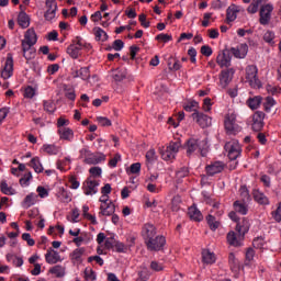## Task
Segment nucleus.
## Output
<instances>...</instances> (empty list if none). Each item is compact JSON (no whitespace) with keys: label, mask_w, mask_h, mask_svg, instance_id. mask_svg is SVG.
I'll return each instance as SVG.
<instances>
[{"label":"nucleus","mask_w":281,"mask_h":281,"mask_svg":"<svg viewBox=\"0 0 281 281\" xmlns=\"http://www.w3.org/2000/svg\"><path fill=\"white\" fill-rule=\"evenodd\" d=\"M14 74V57H12V53L7 54V59L3 69L1 70V78L8 80L12 78Z\"/></svg>","instance_id":"nucleus-9"},{"label":"nucleus","mask_w":281,"mask_h":281,"mask_svg":"<svg viewBox=\"0 0 281 281\" xmlns=\"http://www.w3.org/2000/svg\"><path fill=\"white\" fill-rule=\"evenodd\" d=\"M252 196L256 203H259V205H269V198H267L262 191L255 189L252 191Z\"/></svg>","instance_id":"nucleus-23"},{"label":"nucleus","mask_w":281,"mask_h":281,"mask_svg":"<svg viewBox=\"0 0 281 281\" xmlns=\"http://www.w3.org/2000/svg\"><path fill=\"white\" fill-rule=\"evenodd\" d=\"M202 260L205 265H214L216 262V256L210 250H203Z\"/></svg>","instance_id":"nucleus-33"},{"label":"nucleus","mask_w":281,"mask_h":281,"mask_svg":"<svg viewBox=\"0 0 281 281\" xmlns=\"http://www.w3.org/2000/svg\"><path fill=\"white\" fill-rule=\"evenodd\" d=\"M217 64L220 67H231L232 65V53L231 50H223L221 55L217 56Z\"/></svg>","instance_id":"nucleus-16"},{"label":"nucleus","mask_w":281,"mask_h":281,"mask_svg":"<svg viewBox=\"0 0 281 281\" xmlns=\"http://www.w3.org/2000/svg\"><path fill=\"white\" fill-rule=\"evenodd\" d=\"M87 252L86 247H80L76 248L71 254H70V260L75 262V265H82V257Z\"/></svg>","instance_id":"nucleus-18"},{"label":"nucleus","mask_w":281,"mask_h":281,"mask_svg":"<svg viewBox=\"0 0 281 281\" xmlns=\"http://www.w3.org/2000/svg\"><path fill=\"white\" fill-rule=\"evenodd\" d=\"M234 210H235V212H238V214H241L243 216H245L247 214V212L249 211L247 209V205L245 203H241L240 201L234 202Z\"/></svg>","instance_id":"nucleus-39"},{"label":"nucleus","mask_w":281,"mask_h":281,"mask_svg":"<svg viewBox=\"0 0 281 281\" xmlns=\"http://www.w3.org/2000/svg\"><path fill=\"white\" fill-rule=\"evenodd\" d=\"M196 109H199V102H196V101H191L187 105H184V111H189V112L195 111L196 112Z\"/></svg>","instance_id":"nucleus-62"},{"label":"nucleus","mask_w":281,"mask_h":281,"mask_svg":"<svg viewBox=\"0 0 281 281\" xmlns=\"http://www.w3.org/2000/svg\"><path fill=\"white\" fill-rule=\"evenodd\" d=\"M78 71H79V78H81V80H89V78H91V74L89 72V67H81Z\"/></svg>","instance_id":"nucleus-49"},{"label":"nucleus","mask_w":281,"mask_h":281,"mask_svg":"<svg viewBox=\"0 0 281 281\" xmlns=\"http://www.w3.org/2000/svg\"><path fill=\"white\" fill-rule=\"evenodd\" d=\"M100 210L99 214L101 216H112V214H115V204L110 201L109 204H101Z\"/></svg>","instance_id":"nucleus-24"},{"label":"nucleus","mask_w":281,"mask_h":281,"mask_svg":"<svg viewBox=\"0 0 281 281\" xmlns=\"http://www.w3.org/2000/svg\"><path fill=\"white\" fill-rule=\"evenodd\" d=\"M231 55L234 56L235 58H247V54H249V46L247 44H239L236 47H232L229 49Z\"/></svg>","instance_id":"nucleus-12"},{"label":"nucleus","mask_w":281,"mask_h":281,"mask_svg":"<svg viewBox=\"0 0 281 281\" xmlns=\"http://www.w3.org/2000/svg\"><path fill=\"white\" fill-rule=\"evenodd\" d=\"M265 128V112L262 111H257L252 115V131L256 133H260Z\"/></svg>","instance_id":"nucleus-11"},{"label":"nucleus","mask_w":281,"mask_h":281,"mask_svg":"<svg viewBox=\"0 0 281 281\" xmlns=\"http://www.w3.org/2000/svg\"><path fill=\"white\" fill-rule=\"evenodd\" d=\"M60 139H65L66 142H74V130L69 127H60L58 128Z\"/></svg>","instance_id":"nucleus-25"},{"label":"nucleus","mask_w":281,"mask_h":281,"mask_svg":"<svg viewBox=\"0 0 281 281\" xmlns=\"http://www.w3.org/2000/svg\"><path fill=\"white\" fill-rule=\"evenodd\" d=\"M181 148L186 150L187 157H192L194 155L207 157V153H210V145L207 144V139L189 138L181 146Z\"/></svg>","instance_id":"nucleus-1"},{"label":"nucleus","mask_w":281,"mask_h":281,"mask_svg":"<svg viewBox=\"0 0 281 281\" xmlns=\"http://www.w3.org/2000/svg\"><path fill=\"white\" fill-rule=\"evenodd\" d=\"M238 12H240V7L231 4L226 10V21L233 23V21L238 18Z\"/></svg>","instance_id":"nucleus-19"},{"label":"nucleus","mask_w":281,"mask_h":281,"mask_svg":"<svg viewBox=\"0 0 281 281\" xmlns=\"http://www.w3.org/2000/svg\"><path fill=\"white\" fill-rule=\"evenodd\" d=\"M224 149L228 153L227 156L231 161H236L240 157V153H243L238 140H231L226 143Z\"/></svg>","instance_id":"nucleus-4"},{"label":"nucleus","mask_w":281,"mask_h":281,"mask_svg":"<svg viewBox=\"0 0 281 281\" xmlns=\"http://www.w3.org/2000/svg\"><path fill=\"white\" fill-rule=\"evenodd\" d=\"M32 179V171H27L21 179H20V186L22 188H27L30 186V180Z\"/></svg>","instance_id":"nucleus-46"},{"label":"nucleus","mask_w":281,"mask_h":281,"mask_svg":"<svg viewBox=\"0 0 281 281\" xmlns=\"http://www.w3.org/2000/svg\"><path fill=\"white\" fill-rule=\"evenodd\" d=\"M46 12H56L58 10V3H56V0H46Z\"/></svg>","instance_id":"nucleus-53"},{"label":"nucleus","mask_w":281,"mask_h":281,"mask_svg":"<svg viewBox=\"0 0 281 281\" xmlns=\"http://www.w3.org/2000/svg\"><path fill=\"white\" fill-rule=\"evenodd\" d=\"M234 78V69L233 68H227L222 70L221 77H220V82L223 85V87H227L232 82V79Z\"/></svg>","instance_id":"nucleus-17"},{"label":"nucleus","mask_w":281,"mask_h":281,"mask_svg":"<svg viewBox=\"0 0 281 281\" xmlns=\"http://www.w3.org/2000/svg\"><path fill=\"white\" fill-rule=\"evenodd\" d=\"M273 13V4L267 3L259 9V23L260 25H269L271 23V14Z\"/></svg>","instance_id":"nucleus-6"},{"label":"nucleus","mask_w":281,"mask_h":281,"mask_svg":"<svg viewBox=\"0 0 281 281\" xmlns=\"http://www.w3.org/2000/svg\"><path fill=\"white\" fill-rule=\"evenodd\" d=\"M49 273L56 276V278H65V267L57 265L49 269Z\"/></svg>","instance_id":"nucleus-38"},{"label":"nucleus","mask_w":281,"mask_h":281,"mask_svg":"<svg viewBox=\"0 0 281 281\" xmlns=\"http://www.w3.org/2000/svg\"><path fill=\"white\" fill-rule=\"evenodd\" d=\"M8 262H12L14 267H23V258L16 257L15 255L8 254L7 255Z\"/></svg>","instance_id":"nucleus-41"},{"label":"nucleus","mask_w":281,"mask_h":281,"mask_svg":"<svg viewBox=\"0 0 281 281\" xmlns=\"http://www.w3.org/2000/svg\"><path fill=\"white\" fill-rule=\"evenodd\" d=\"M85 276H86V280H91V281L95 280V271H93L92 269H86Z\"/></svg>","instance_id":"nucleus-64"},{"label":"nucleus","mask_w":281,"mask_h":281,"mask_svg":"<svg viewBox=\"0 0 281 281\" xmlns=\"http://www.w3.org/2000/svg\"><path fill=\"white\" fill-rule=\"evenodd\" d=\"M42 149L44 150V153H46V155H58L60 153V147L54 144H45L43 145Z\"/></svg>","instance_id":"nucleus-35"},{"label":"nucleus","mask_w":281,"mask_h":281,"mask_svg":"<svg viewBox=\"0 0 281 281\" xmlns=\"http://www.w3.org/2000/svg\"><path fill=\"white\" fill-rule=\"evenodd\" d=\"M126 76H128L126 68H116L112 70V77L115 82H122V80H125Z\"/></svg>","instance_id":"nucleus-26"},{"label":"nucleus","mask_w":281,"mask_h":281,"mask_svg":"<svg viewBox=\"0 0 281 281\" xmlns=\"http://www.w3.org/2000/svg\"><path fill=\"white\" fill-rule=\"evenodd\" d=\"M29 166L35 170V172L41 173L43 172V165L41 164V158L34 157L31 159Z\"/></svg>","instance_id":"nucleus-36"},{"label":"nucleus","mask_w":281,"mask_h":281,"mask_svg":"<svg viewBox=\"0 0 281 281\" xmlns=\"http://www.w3.org/2000/svg\"><path fill=\"white\" fill-rule=\"evenodd\" d=\"M23 57L25 60H33V58H36V48H32L31 50H25L23 53Z\"/></svg>","instance_id":"nucleus-60"},{"label":"nucleus","mask_w":281,"mask_h":281,"mask_svg":"<svg viewBox=\"0 0 281 281\" xmlns=\"http://www.w3.org/2000/svg\"><path fill=\"white\" fill-rule=\"evenodd\" d=\"M99 186L100 181L93 179V177H88L82 184L83 194H86V196H93V194H98Z\"/></svg>","instance_id":"nucleus-8"},{"label":"nucleus","mask_w":281,"mask_h":281,"mask_svg":"<svg viewBox=\"0 0 281 281\" xmlns=\"http://www.w3.org/2000/svg\"><path fill=\"white\" fill-rule=\"evenodd\" d=\"M260 3H262V0H252V2L247 8V12L249 14H256V12H258V8H260Z\"/></svg>","instance_id":"nucleus-45"},{"label":"nucleus","mask_w":281,"mask_h":281,"mask_svg":"<svg viewBox=\"0 0 281 281\" xmlns=\"http://www.w3.org/2000/svg\"><path fill=\"white\" fill-rule=\"evenodd\" d=\"M18 23L20 27H30V16L27 15V13H25V11L19 13Z\"/></svg>","instance_id":"nucleus-32"},{"label":"nucleus","mask_w":281,"mask_h":281,"mask_svg":"<svg viewBox=\"0 0 281 281\" xmlns=\"http://www.w3.org/2000/svg\"><path fill=\"white\" fill-rule=\"evenodd\" d=\"M260 104H262V97H260V95L249 98L247 100V106H249V109H251V111H256V109H258L260 106Z\"/></svg>","instance_id":"nucleus-31"},{"label":"nucleus","mask_w":281,"mask_h":281,"mask_svg":"<svg viewBox=\"0 0 281 281\" xmlns=\"http://www.w3.org/2000/svg\"><path fill=\"white\" fill-rule=\"evenodd\" d=\"M58 199L61 203H71V192L66 189H61L59 191Z\"/></svg>","instance_id":"nucleus-37"},{"label":"nucleus","mask_w":281,"mask_h":281,"mask_svg":"<svg viewBox=\"0 0 281 281\" xmlns=\"http://www.w3.org/2000/svg\"><path fill=\"white\" fill-rule=\"evenodd\" d=\"M276 104L277 102H276V99H273V97H267L263 102V109L266 113H271V109H273Z\"/></svg>","instance_id":"nucleus-40"},{"label":"nucleus","mask_w":281,"mask_h":281,"mask_svg":"<svg viewBox=\"0 0 281 281\" xmlns=\"http://www.w3.org/2000/svg\"><path fill=\"white\" fill-rule=\"evenodd\" d=\"M188 216L191 221H195L196 223H201V221H203V214L195 206L189 207Z\"/></svg>","instance_id":"nucleus-27"},{"label":"nucleus","mask_w":281,"mask_h":281,"mask_svg":"<svg viewBox=\"0 0 281 281\" xmlns=\"http://www.w3.org/2000/svg\"><path fill=\"white\" fill-rule=\"evenodd\" d=\"M22 41L31 43V45H35L38 41V37H36V31H34V29H29L24 35V40Z\"/></svg>","instance_id":"nucleus-30"},{"label":"nucleus","mask_w":281,"mask_h":281,"mask_svg":"<svg viewBox=\"0 0 281 281\" xmlns=\"http://www.w3.org/2000/svg\"><path fill=\"white\" fill-rule=\"evenodd\" d=\"M205 170L209 177H214V175H218L225 170V164L223 161H214L207 165Z\"/></svg>","instance_id":"nucleus-14"},{"label":"nucleus","mask_w":281,"mask_h":281,"mask_svg":"<svg viewBox=\"0 0 281 281\" xmlns=\"http://www.w3.org/2000/svg\"><path fill=\"white\" fill-rule=\"evenodd\" d=\"M93 32L95 41H102L103 43L104 41H109V34H106V32H104L100 26L94 27Z\"/></svg>","instance_id":"nucleus-34"},{"label":"nucleus","mask_w":281,"mask_h":281,"mask_svg":"<svg viewBox=\"0 0 281 281\" xmlns=\"http://www.w3.org/2000/svg\"><path fill=\"white\" fill-rule=\"evenodd\" d=\"M44 111H46V113H54L56 105L52 101H44Z\"/></svg>","instance_id":"nucleus-58"},{"label":"nucleus","mask_w":281,"mask_h":281,"mask_svg":"<svg viewBox=\"0 0 281 281\" xmlns=\"http://www.w3.org/2000/svg\"><path fill=\"white\" fill-rule=\"evenodd\" d=\"M80 159H83L88 166H98L102 161H106V156L104 154H93L89 150V147H83L79 150Z\"/></svg>","instance_id":"nucleus-2"},{"label":"nucleus","mask_w":281,"mask_h":281,"mask_svg":"<svg viewBox=\"0 0 281 281\" xmlns=\"http://www.w3.org/2000/svg\"><path fill=\"white\" fill-rule=\"evenodd\" d=\"M148 251H161L166 246V237L161 235L154 236L145 243Z\"/></svg>","instance_id":"nucleus-7"},{"label":"nucleus","mask_w":281,"mask_h":281,"mask_svg":"<svg viewBox=\"0 0 281 281\" xmlns=\"http://www.w3.org/2000/svg\"><path fill=\"white\" fill-rule=\"evenodd\" d=\"M36 95V89H34L32 86H29L24 89V98L32 100Z\"/></svg>","instance_id":"nucleus-50"},{"label":"nucleus","mask_w":281,"mask_h":281,"mask_svg":"<svg viewBox=\"0 0 281 281\" xmlns=\"http://www.w3.org/2000/svg\"><path fill=\"white\" fill-rule=\"evenodd\" d=\"M97 122L98 124H100V126H111V120H109L108 117L104 116H98L97 117Z\"/></svg>","instance_id":"nucleus-63"},{"label":"nucleus","mask_w":281,"mask_h":281,"mask_svg":"<svg viewBox=\"0 0 281 281\" xmlns=\"http://www.w3.org/2000/svg\"><path fill=\"white\" fill-rule=\"evenodd\" d=\"M81 50L82 48L78 47L76 44H70L66 49L68 56H70V58H74V60L79 58Z\"/></svg>","instance_id":"nucleus-29"},{"label":"nucleus","mask_w":281,"mask_h":281,"mask_svg":"<svg viewBox=\"0 0 281 281\" xmlns=\"http://www.w3.org/2000/svg\"><path fill=\"white\" fill-rule=\"evenodd\" d=\"M191 116L195 120L196 124L201 126V128L212 126V117L207 116V114H204L203 112L195 111Z\"/></svg>","instance_id":"nucleus-10"},{"label":"nucleus","mask_w":281,"mask_h":281,"mask_svg":"<svg viewBox=\"0 0 281 281\" xmlns=\"http://www.w3.org/2000/svg\"><path fill=\"white\" fill-rule=\"evenodd\" d=\"M114 247L119 254H126L128 251V246L121 241H117Z\"/></svg>","instance_id":"nucleus-59"},{"label":"nucleus","mask_w":281,"mask_h":281,"mask_svg":"<svg viewBox=\"0 0 281 281\" xmlns=\"http://www.w3.org/2000/svg\"><path fill=\"white\" fill-rule=\"evenodd\" d=\"M90 172V177H92V179H95L97 177H102V168L100 167H91L89 169Z\"/></svg>","instance_id":"nucleus-57"},{"label":"nucleus","mask_w":281,"mask_h":281,"mask_svg":"<svg viewBox=\"0 0 281 281\" xmlns=\"http://www.w3.org/2000/svg\"><path fill=\"white\" fill-rule=\"evenodd\" d=\"M0 191L7 196H14V194H16V191L12 187L8 186V181L5 180L0 182Z\"/></svg>","instance_id":"nucleus-28"},{"label":"nucleus","mask_w":281,"mask_h":281,"mask_svg":"<svg viewBox=\"0 0 281 281\" xmlns=\"http://www.w3.org/2000/svg\"><path fill=\"white\" fill-rule=\"evenodd\" d=\"M146 161L147 164H155V161H157V154L155 153V149H149L147 153H146Z\"/></svg>","instance_id":"nucleus-47"},{"label":"nucleus","mask_w":281,"mask_h":281,"mask_svg":"<svg viewBox=\"0 0 281 281\" xmlns=\"http://www.w3.org/2000/svg\"><path fill=\"white\" fill-rule=\"evenodd\" d=\"M224 126L228 135H236V133H238V125H236L235 120L229 116L225 119Z\"/></svg>","instance_id":"nucleus-20"},{"label":"nucleus","mask_w":281,"mask_h":281,"mask_svg":"<svg viewBox=\"0 0 281 281\" xmlns=\"http://www.w3.org/2000/svg\"><path fill=\"white\" fill-rule=\"evenodd\" d=\"M36 201V194L30 193L29 195L25 196L23 203L26 207H32Z\"/></svg>","instance_id":"nucleus-48"},{"label":"nucleus","mask_w":281,"mask_h":281,"mask_svg":"<svg viewBox=\"0 0 281 281\" xmlns=\"http://www.w3.org/2000/svg\"><path fill=\"white\" fill-rule=\"evenodd\" d=\"M130 172L131 175H139L142 172V164L134 162L130 166Z\"/></svg>","instance_id":"nucleus-56"},{"label":"nucleus","mask_w":281,"mask_h":281,"mask_svg":"<svg viewBox=\"0 0 281 281\" xmlns=\"http://www.w3.org/2000/svg\"><path fill=\"white\" fill-rule=\"evenodd\" d=\"M190 175V169L188 167H182L176 172L178 179H183Z\"/></svg>","instance_id":"nucleus-55"},{"label":"nucleus","mask_w":281,"mask_h":281,"mask_svg":"<svg viewBox=\"0 0 281 281\" xmlns=\"http://www.w3.org/2000/svg\"><path fill=\"white\" fill-rule=\"evenodd\" d=\"M249 227H251V224H249V220L244 217L241 221L237 222L236 233L245 236V234L249 232Z\"/></svg>","instance_id":"nucleus-22"},{"label":"nucleus","mask_w":281,"mask_h":281,"mask_svg":"<svg viewBox=\"0 0 281 281\" xmlns=\"http://www.w3.org/2000/svg\"><path fill=\"white\" fill-rule=\"evenodd\" d=\"M228 265L232 269V271L238 269L240 262L238 261V259L236 258V255H234V252H231L228 255Z\"/></svg>","instance_id":"nucleus-43"},{"label":"nucleus","mask_w":281,"mask_h":281,"mask_svg":"<svg viewBox=\"0 0 281 281\" xmlns=\"http://www.w3.org/2000/svg\"><path fill=\"white\" fill-rule=\"evenodd\" d=\"M211 8L213 10H223V8H227V0H212Z\"/></svg>","instance_id":"nucleus-44"},{"label":"nucleus","mask_w":281,"mask_h":281,"mask_svg":"<svg viewBox=\"0 0 281 281\" xmlns=\"http://www.w3.org/2000/svg\"><path fill=\"white\" fill-rule=\"evenodd\" d=\"M246 80L254 89L260 87V79H258V67L256 65H249L246 67Z\"/></svg>","instance_id":"nucleus-5"},{"label":"nucleus","mask_w":281,"mask_h":281,"mask_svg":"<svg viewBox=\"0 0 281 281\" xmlns=\"http://www.w3.org/2000/svg\"><path fill=\"white\" fill-rule=\"evenodd\" d=\"M206 222L212 232H216V228L221 225V223H218V221H216V217H214V215L212 214H209L206 216Z\"/></svg>","instance_id":"nucleus-42"},{"label":"nucleus","mask_w":281,"mask_h":281,"mask_svg":"<svg viewBox=\"0 0 281 281\" xmlns=\"http://www.w3.org/2000/svg\"><path fill=\"white\" fill-rule=\"evenodd\" d=\"M245 238V235L236 233L234 231H231L227 234V241L233 247H243V240Z\"/></svg>","instance_id":"nucleus-15"},{"label":"nucleus","mask_w":281,"mask_h":281,"mask_svg":"<svg viewBox=\"0 0 281 281\" xmlns=\"http://www.w3.org/2000/svg\"><path fill=\"white\" fill-rule=\"evenodd\" d=\"M273 38H276V33H273V31H267L265 34H263V41L266 43H269V45H273Z\"/></svg>","instance_id":"nucleus-52"},{"label":"nucleus","mask_w":281,"mask_h":281,"mask_svg":"<svg viewBox=\"0 0 281 281\" xmlns=\"http://www.w3.org/2000/svg\"><path fill=\"white\" fill-rule=\"evenodd\" d=\"M156 41H161L162 43H169V41H172V35L160 33L156 36Z\"/></svg>","instance_id":"nucleus-61"},{"label":"nucleus","mask_w":281,"mask_h":281,"mask_svg":"<svg viewBox=\"0 0 281 281\" xmlns=\"http://www.w3.org/2000/svg\"><path fill=\"white\" fill-rule=\"evenodd\" d=\"M181 146L180 138L171 140L165 149L160 150L161 159H164V161H175L179 150H181Z\"/></svg>","instance_id":"nucleus-3"},{"label":"nucleus","mask_w":281,"mask_h":281,"mask_svg":"<svg viewBox=\"0 0 281 281\" xmlns=\"http://www.w3.org/2000/svg\"><path fill=\"white\" fill-rule=\"evenodd\" d=\"M72 45H76L77 47H80V49H82V47L89 48L91 45L87 44L82 37L77 36L74 41H72Z\"/></svg>","instance_id":"nucleus-51"},{"label":"nucleus","mask_w":281,"mask_h":281,"mask_svg":"<svg viewBox=\"0 0 281 281\" xmlns=\"http://www.w3.org/2000/svg\"><path fill=\"white\" fill-rule=\"evenodd\" d=\"M65 98L71 102H76V90L74 88H68L65 90Z\"/></svg>","instance_id":"nucleus-54"},{"label":"nucleus","mask_w":281,"mask_h":281,"mask_svg":"<svg viewBox=\"0 0 281 281\" xmlns=\"http://www.w3.org/2000/svg\"><path fill=\"white\" fill-rule=\"evenodd\" d=\"M140 234L145 243H148V240L157 236V228L155 227V225L146 223L145 225H143Z\"/></svg>","instance_id":"nucleus-13"},{"label":"nucleus","mask_w":281,"mask_h":281,"mask_svg":"<svg viewBox=\"0 0 281 281\" xmlns=\"http://www.w3.org/2000/svg\"><path fill=\"white\" fill-rule=\"evenodd\" d=\"M45 260L48 265H56V262H60V254L49 248L45 255Z\"/></svg>","instance_id":"nucleus-21"}]
</instances>
